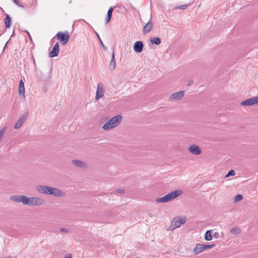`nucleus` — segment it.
<instances>
[{
	"instance_id": "f257e3e1",
	"label": "nucleus",
	"mask_w": 258,
	"mask_h": 258,
	"mask_svg": "<svg viewBox=\"0 0 258 258\" xmlns=\"http://www.w3.org/2000/svg\"><path fill=\"white\" fill-rule=\"evenodd\" d=\"M10 200L14 202L21 203L29 207H40L45 203V200L38 196L27 197L25 195H12Z\"/></svg>"
},
{
	"instance_id": "f03ea898",
	"label": "nucleus",
	"mask_w": 258,
	"mask_h": 258,
	"mask_svg": "<svg viewBox=\"0 0 258 258\" xmlns=\"http://www.w3.org/2000/svg\"><path fill=\"white\" fill-rule=\"evenodd\" d=\"M35 189L41 194L51 195L58 198H64L66 196V192L62 189L47 185L38 184L36 185Z\"/></svg>"
},
{
	"instance_id": "7ed1b4c3",
	"label": "nucleus",
	"mask_w": 258,
	"mask_h": 258,
	"mask_svg": "<svg viewBox=\"0 0 258 258\" xmlns=\"http://www.w3.org/2000/svg\"><path fill=\"white\" fill-rule=\"evenodd\" d=\"M183 192L181 190H175L161 198H157L155 202L158 203H164L174 200L178 197L181 196Z\"/></svg>"
},
{
	"instance_id": "20e7f679",
	"label": "nucleus",
	"mask_w": 258,
	"mask_h": 258,
	"mask_svg": "<svg viewBox=\"0 0 258 258\" xmlns=\"http://www.w3.org/2000/svg\"><path fill=\"white\" fill-rule=\"evenodd\" d=\"M122 117L120 115H117L109 119L102 126V128L104 131H109L116 126L120 123Z\"/></svg>"
},
{
	"instance_id": "39448f33",
	"label": "nucleus",
	"mask_w": 258,
	"mask_h": 258,
	"mask_svg": "<svg viewBox=\"0 0 258 258\" xmlns=\"http://www.w3.org/2000/svg\"><path fill=\"white\" fill-rule=\"evenodd\" d=\"M185 223V218L176 217L174 218L171 223L169 230L171 231L174 230L175 229L179 228L181 225Z\"/></svg>"
},
{
	"instance_id": "423d86ee",
	"label": "nucleus",
	"mask_w": 258,
	"mask_h": 258,
	"mask_svg": "<svg viewBox=\"0 0 258 258\" xmlns=\"http://www.w3.org/2000/svg\"><path fill=\"white\" fill-rule=\"evenodd\" d=\"M105 89L103 84L99 82L97 85L96 93L95 95V100H98L103 97L104 95Z\"/></svg>"
},
{
	"instance_id": "0eeeda50",
	"label": "nucleus",
	"mask_w": 258,
	"mask_h": 258,
	"mask_svg": "<svg viewBox=\"0 0 258 258\" xmlns=\"http://www.w3.org/2000/svg\"><path fill=\"white\" fill-rule=\"evenodd\" d=\"M56 37L59 40L62 45H65L69 39V35L67 31L66 32H58Z\"/></svg>"
},
{
	"instance_id": "6e6552de",
	"label": "nucleus",
	"mask_w": 258,
	"mask_h": 258,
	"mask_svg": "<svg viewBox=\"0 0 258 258\" xmlns=\"http://www.w3.org/2000/svg\"><path fill=\"white\" fill-rule=\"evenodd\" d=\"M258 104V96L247 99L240 102V105L243 106H249Z\"/></svg>"
},
{
	"instance_id": "1a4fd4ad",
	"label": "nucleus",
	"mask_w": 258,
	"mask_h": 258,
	"mask_svg": "<svg viewBox=\"0 0 258 258\" xmlns=\"http://www.w3.org/2000/svg\"><path fill=\"white\" fill-rule=\"evenodd\" d=\"M184 95V91H180L178 92L174 93L171 94L169 97V100L170 101H174L181 100Z\"/></svg>"
},
{
	"instance_id": "9d476101",
	"label": "nucleus",
	"mask_w": 258,
	"mask_h": 258,
	"mask_svg": "<svg viewBox=\"0 0 258 258\" xmlns=\"http://www.w3.org/2000/svg\"><path fill=\"white\" fill-rule=\"evenodd\" d=\"M187 150L190 153L195 155H199L202 153V150L199 146L195 144L190 145Z\"/></svg>"
},
{
	"instance_id": "9b49d317",
	"label": "nucleus",
	"mask_w": 258,
	"mask_h": 258,
	"mask_svg": "<svg viewBox=\"0 0 258 258\" xmlns=\"http://www.w3.org/2000/svg\"><path fill=\"white\" fill-rule=\"evenodd\" d=\"M71 163L74 166L78 168L86 169L88 167L87 163L85 162L80 160L73 159L71 161Z\"/></svg>"
},
{
	"instance_id": "f8f14e48",
	"label": "nucleus",
	"mask_w": 258,
	"mask_h": 258,
	"mask_svg": "<svg viewBox=\"0 0 258 258\" xmlns=\"http://www.w3.org/2000/svg\"><path fill=\"white\" fill-rule=\"evenodd\" d=\"M28 116V113H25L23 114L20 118L18 119L17 122L16 123L14 128L16 130L19 129L23 123L26 121Z\"/></svg>"
},
{
	"instance_id": "ddd939ff",
	"label": "nucleus",
	"mask_w": 258,
	"mask_h": 258,
	"mask_svg": "<svg viewBox=\"0 0 258 258\" xmlns=\"http://www.w3.org/2000/svg\"><path fill=\"white\" fill-rule=\"evenodd\" d=\"M59 51V47L58 42H56L53 46L52 50L49 52V56L50 57H53L57 56Z\"/></svg>"
},
{
	"instance_id": "4468645a",
	"label": "nucleus",
	"mask_w": 258,
	"mask_h": 258,
	"mask_svg": "<svg viewBox=\"0 0 258 258\" xmlns=\"http://www.w3.org/2000/svg\"><path fill=\"white\" fill-rule=\"evenodd\" d=\"M144 45L142 41H139L135 42L134 46V49L135 52L140 53L142 51Z\"/></svg>"
},
{
	"instance_id": "2eb2a0df",
	"label": "nucleus",
	"mask_w": 258,
	"mask_h": 258,
	"mask_svg": "<svg viewBox=\"0 0 258 258\" xmlns=\"http://www.w3.org/2000/svg\"><path fill=\"white\" fill-rule=\"evenodd\" d=\"M205 250L204 244L198 243L197 244L193 250V253L195 254H198L201 252Z\"/></svg>"
},
{
	"instance_id": "dca6fc26",
	"label": "nucleus",
	"mask_w": 258,
	"mask_h": 258,
	"mask_svg": "<svg viewBox=\"0 0 258 258\" xmlns=\"http://www.w3.org/2000/svg\"><path fill=\"white\" fill-rule=\"evenodd\" d=\"M116 63L114 57V54L112 53V56L111 59V61L109 63V68L111 71H114L115 69Z\"/></svg>"
},
{
	"instance_id": "f3484780",
	"label": "nucleus",
	"mask_w": 258,
	"mask_h": 258,
	"mask_svg": "<svg viewBox=\"0 0 258 258\" xmlns=\"http://www.w3.org/2000/svg\"><path fill=\"white\" fill-rule=\"evenodd\" d=\"M153 24L151 21L146 24L143 28V32L144 34L148 33L152 28Z\"/></svg>"
},
{
	"instance_id": "a211bd4d",
	"label": "nucleus",
	"mask_w": 258,
	"mask_h": 258,
	"mask_svg": "<svg viewBox=\"0 0 258 258\" xmlns=\"http://www.w3.org/2000/svg\"><path fill=\"white\" fill-rule=\"evenodd\" d=\"M212 230H207L205 233V239L207 241H210L212 239Z\"/></svg>"
},
{
	"instance_id": "6ab92c4d",
	"label": "nucleus",
	"mask_w": 258,
	"mask_h": 258,
	"mask_svg": "<svg viewBox=\"0 0 258 258\" xmlns=\"http://www.w3.org/2000/svg\"><path fill=\"white\" fill-rule=\"evenodd\" d=\"M150 41L152 44L159 45L161 43V40L158 37L151 38Z\"/></svg>"
},
{
	"instance_id": "aec40b11",
	"label": "nucleus",
	"mask_w": 258,
	"mask_h": 258,
	"mask_svg": "<svg viewBox=\"0 0 258 258\" xmlns=\"http://www.w3.org/2000/svg\"><path fill=\"white\" fill-rule=\"evenodd\" d=\"M113 10V8L112 7H110L107 12V17L106 18V23L109 22L111 18V16L112 14V12Z\"/></svg>"
},
{
	"instance_id": "412c9836",
	"label": "nucleus",
	"mask_w": 258,
	"mask_h": 258,
	"mask_svg": "<svg viewBox=\"0 0 258 258\" xmlns=\"http://www.w3.org/2000/svg\"><path fill=\"white\" fill-rule=\"evenodd\" d=\"M6 27L7 28H9L11 25V18L9 16V15L7 14L6 18L4 21Z\"/></svg>"
},
{
	"instance_id": "4be33fe9",
	"label": "nucleus",
	"mask_w": 258,
	"mask_h": 258,
	"mask_svg": "<svg viewBox=\"0 0 258 258\" xmlns=\"http://www.w3.org/2000/svg\"><path fill=\"white\" fill-rule=\"evenodd\" d=\"M241 231L238 227H234L230 230V232L234 235L239 234Z\"/></svg>"
},
{
	"instance_id": "5701e85b",
	"label": "nucleus",
	"mask_w": 258,
	"mask_h": 258,
	"mask_svg": "<svg viewBox=\"0 0 258 258\" xmlns=\"http://www.w3.org/2000/svg\"><path fill=\"white\" fill-rule=\"evenodd\" d=\"M19 95H21L25 97V87L24 86H19Z\"/></svg>"
},
{
	"instance_id": "b1692460",
	"label": "nucleus",
	"mask_w": 258,
	"mask_h": 258,
	"mask_svg": "<svg viewBox=\"0 0 258 258\" xmlns=\"http://www.w3.org/2000/svg\"><path fill=\"white\" fill-rule=\"evenodd\" d=\"M242 196L241 195H237L234 198L233 202L237 203L242 200Z\"/></svg>"
},
{
	"instance_id": "393cba45",
	"label": "nucleus",
	"mask_w": 258,
	"mask_h": 258,
	"mask_svg": "<svg viewBox=\"0 0 258 258\" xmlns=\"http://www.w3.org/2000/svg\"><path fill=\"white\" fill-rule=\"evenodd\" d=\"M235 175V171L233 170H230L228 171V173L225 175L226 178L229 177L230 176H234Z\"/></svg>"
},
{
	"instance_id": "a878e982",
	"label": "nucleus",
	"mask_w": 258,
	"mask_h": 258,
	"mask_svg": "<svg viewBox=\"0 0 258 258\" xmlns=\"http://www.w3.org/2000/svg\"><path fill=\"white\" fill-rule=\"evenodd\" d=\"M215 244H204L205 250L206 249H208L212 248L214 247L215 246Z\"/></svg>"
},
{
	"instance_id": "bb28decb",
	"label": "nucleus",
	"mask_w": 258,
	"mask_h": 258,
	"mask_svg": "<svg viewBox=\"0 0 258 258\" xmlns=\"http://www.w3.org/2000/svg\"><path fill=\"white\" fill-rule=\"evenodd\" d=\"M59 231L60 232L64 233H69L70 232V229L66 228H61L59 229Z\"/></svg>"
},
{
	"instance_id": "cd10ccee",
	"label": "nucleus",
	"mask_w": 258,
	"mask_h": 258,
	"mask_svg": "<svg viewBox=\"0 0 258 258\" xmlns=\"http://www.w3.org/2000/svg\"><path fill=\"white\" fill-rule=\"evenodd\" d=\"M223 233H221V234L219 233L218 232H216L213 234V236L215 238H219L220 237H222Z\"/></svg>"
},
{
	"instance_id": "c85d7f7f",
	"label": "nucleus",
	"mask_w": 258,
	"mask_h": 258,
	"mask_svg": "<svg viewBox=\"0 0 258 258\" xmlns=\"http://www.w3.org/2000/svg\"><path fill=\"white\" fill-rule=\"evenodd\" d=\"M5 132V128H3L1 131H0V141L2 140L3 137L4 136V133Z\"/></svg>"
},
{
	"instance_id": "c756f323",
	"label": "nucleus",
	"mask_w": 258,
	"mask_h": 258,
	"mask_svg": "<svg viewBox=\"0 0 258 258\" xmlns=\"http://www.w3.org/2000/svg\"><path fill=\"white\" fill-rule=\"evenodd\" d=\"M14 3L20 7H24L23 6L20 4L19 0H14Z\"/></svg>"
},
{
	"instance_id": "7c9ffc66",
	"label": "nucleus",
	"mask_w": 258,
	"mask_h": 258,
	"mask_svg": "<svg viewBox=\"0 0 258 258\" xmlns=\"http://www.w3.org/2000/svg\"><path fill=\"white\" fill-rule=\"evenodd\" d=\"M64 258H72V254L71 253L67 254L64 255Z\"/></svg>"
},
{
	"instance_id": "2f4dec72",
	"label": "nucleus",
	"mask_w": 258,
	"mask_h": 258,
	"mask_svg": "<svg viewBox=\"0 0 258 258\" xmlns=\"http://www.w3.org/2000/svg\"><path fill=\"white\" fill-rule=\"evenodd\" d=\"M187 5H183L180 7H179L178 8L181 10H184L186 8Z\"/></svg>"
},
{
	"instance_id": "473e14b6",
	"label": "nucleus",
	"mask_w": 258,
	"mask_h": 258,
	"mask_svg": "<svg viewBox=\"0 0 258 258\" xmlns=\"http://www.w3.org/2000/svg\"><path fill=\"white\" fill-rule=\"evenodd\" d=\"M100 41V43H101V45L102 46L103 48L104 49H106V48H107L104 46V45L103 44V42H102V40H101V39H100V41Z\"/></svg>"
},
{
	"instance_id": "72a5a7b5",
	"label": "nucleus",
	"mask_w": 258,
	"mask_h": 258,
	"mask_svg": "<svg viewBox=\"0 0 258 258\" xmlns=\"http://www.w3.org/2000/svg\"><path fill=\"white\" fill-rule=\"evenodd\" d=\"M193 83H194L193 80H190V81H188L187 85L188 86H190V85H192Z\"/></svg>"
},
{
	"instance_id": "f704fd0d",
	"label": "nucleus",
	"mask_w": 258,
	"mask_h": 258,
	"mask_svg": "<svg viewBox=\"0 0 258 258\" xmlns=\"http://www.w3.org/2000/svg\"><path fill=\"white\" fill-rule=\"evenodd\" d=\"M19 86H24V84L22 80L19 82Z\"/></svg>"
},
{
	"instance_id": "c9c22d12",
	"label": "nucleus",
	"mask_w": 258,
	"mask_h": 258,
	"mask_svg": "<svg viewBox=\"0 0 258 258\" xmlns=\"http://www.w3.org/2000/svg\"><path fill=\"white\" fill-rule=\"evenodd\" d=\"M117 192L119 193V194H122L124 192L123 190H122V189H118L117 190Z\"/></svg>"
},
{
	"instance_id": "e433bc0d",
	"label": "nucleus",
	"mask_w": 258,
	"mask_h": 258,
	"mask_svg": "<svg viewBox=\"0 0 258 258\" xmlns=\"http://www.w3.org/2000/svg\"><path fill=\"white\" fill-rule=\"evenodd\" d=\"M27 33L28 36L30 38V39H31V36L30 35V33L28 31H27Z\"/></svg>"
},
{
	"instance_id": "4c0bfd02",
	"label": "nucleus",
	"mask_w": 258,
	"mask_h": 258,
	"mask_svg": "<svg viewBox=\"0 0 258 258\" xmlns=\"http://www.w3.org/2000/svg\"><path fill=\"white\" fill-rule=\"evenodd\" d=\"M97 37H98V39L100 40V38L99 35L98 34H97Z\"/></svg>"
},
{
	"instance_id": "58836bf2",
	"label": "nucleus",
	"mask_w": 258,
	"mask_h": 258,
	"mask_svg": "<svg viewBox=\"0 0 258 258\" xmlns=\"http://www.w3.org/2000/svg\"><path fill=\"white\" fill-rule=\"evenodd\" d=\"M97 37H98V39L100 40V38L99 35L98 34H97Z\"/></svg>"
},
{
	"instance_id": "ea45409f",
	"label": "nucleus",
	"mask_w": 258,
	"mask_h": 258,
	"mask_svg": "<svg viewBox=\"0 0 258 258\" xmlns=\"http://www.w3.org/2000/svg\"><path fill=\"white\" fill-rule=\"evenodd\" d=\"M7 258H11V257L10 256H8Z\"/></svg>"
}]
</instances>
